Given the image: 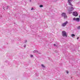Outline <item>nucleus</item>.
Wrapping results in <instances>:
<instances>
[{
	"label": "nucleus",
	"mask_w": 80,
	"mask_h": 80,
	"mask_svg": "<svg viewBox=\"0 0 80 80\" xmlns=\"http://www.w3.org/2000/svg\"><path fill=\"white\" fill-rule=\"evenodd\" d=\"M62 35L63 37H67V33L65 31L62 32Z\"/></svg>",
	"instance_id": "1"
},
{
	"label": "nucleus",
	"mask_w": 80,
	"mask_h": 80,
	"mask_svg": "<svg viewBox=\"0 0 80 80\" xmlns=\"http://www.w3.org/2000/svg\"><path fill=\"white\" fill-rule=\"evenodd\" d=\"M68 21H66L65 22L62 23L61 24V26L63 27H65L66 25H67L68 24Z\"/></svg>",
	"instance_id": "2"
},
{
	"label": "nucleus",
	"mask_w": 80,
	"mask_h": 80,
	"mask_svg": "<svg viewBox=\"0 0 80 80\" xmlns=\"http://www.w3.org/2000/svg\"><path fill=\"white\" fill-rule=\"evenodd\" d=\"M61 16L62 17H63L65 19H67V16L66 15V13H65L63 12L61 14Z\"/></svg>",
	"instance_id": "3"
},
{
	"label": "nucleus",
	"mask_w": 80,
	"mask_h": 80,
	"mask_svg": "<svg viewBox=\"0 0 80 80\" xmlns=\"http://www.w3.org/2000/svg\"><path fill=\"white\" fill-rule=\"evenodd\" d=\"M73 20L74 21H76V22H79L80 21V19L79 18H74L73 19Z\"/></svg>",
	"instance_id": "4"
},
{
	"label": "nucleus",
	"mask_w": 80,
	"mask_h": 80,
	"mask_svg": "<svg viewBox=\"0 0 80 80\" xmlns=\"http://www.w3.org/2000/svg\"><path fill=\"white\" fill-rule=\"evenodd\" d=\"M73 15H74V16H75V17H77V16H78V14L77 12L76 11H75L73 12Z\"/></svg>",
	"instance_id": "5"
},
{
	"label": "nucleus",
	"mask_w": 80,
	"mask_h": 80,
	"mask_svg": "<svg viewBox=\"0 0 80 80\" xmlns=\"http://www.w3.org/2000/svg\"><path fill=\"white\" fill-rule=\"evenodd\" d=\"M72 1H73V0H68V3L69 5H70L71 6H73V5L71 3V2H72Z\"/></svg>",
	"instance_id": "6"
},
{
	"label": "nucleus",
	"mask_w": 80,
	"mask_h": 80,
	"mask_svg": "<svg viewBox=\"0 0 80 80\" xmlns=\"http://www.w3.org/2000/svg\"><path fill=\"white\" fill-rule=\"evenodd\" d=\"M9 8V6H7V7H5V8H3V9H4V10H7V9H8V8Z\"/></svg>",
	"instance_id": "7"
},
{
	"label": "nucleus",
	"mask_w": 80,
	"mask_h": 80,
	"mask_svg": "<svg viewBox=\"0 0 80 80\" xmlns=\"http://www.w3.org/2000/svg\"><path fill=\"white\" fill-rule=\"evenodd\" d=\"M74 9V8H73L72 7H71L70 8V10H69V12H70V11H72V10H73Z\"/></svg>",
	"instance_id": "8"
},
{
	"label": "nucleus",
	"mask_w": 80,
	"mask_h": 80,
	"mask_svg": "<svg viewBox=\"0 0 80 80\" xmlns=\"http://www.w3.org/2000/svg\"><path fill=\"white\" fill-rule=\"evenodd\" d=\"M41 66L43 68H45V66L44 65V64H42L41 65Z\"/></svg>",
	"instance_id": "9"
},
{
	"label": "nucleus",
	"mask_w": 80,
	"mask_h": 80,
	"mask_svg": "<svg viewBox=\"0 0 80 80\" xmlns=\"http://www.w3.org/2000/svg\"><path fill=\"white\" fill-rule=\"evenodd\" d=\"M33 53H38V51L37 50H35L33 51Z\"/></svg>",
	"instance_id": "10"
},
{
	"label": "nucleus",
	"mask_w": 80,
	"mask_h": 80,
	"mask_svg": "<svg viewBox=\"0 0 80 80\" xmlns=\"http://www.w3.org/2000/svg\"><path fill=\"white\" fill-rule=\"evenodd\" d=\"M71 36L72 37H75V35L74 34H71Z\"/></svg>",
	"instance_id": "11"
},
{
	"label": "nucleus",
	"mask_w": 80,
	"mask_h": 80,
	"mask_svg": "<svg viewBox=\"0 0 80 80\" xmlns=\"http://www.w3.org/2000/svg\"><path fill=\"white\" fill-rule=\"evenodd\" d=\"M78 29L80 30V26L78 27Z\"/></svg>",
	"instance_id": "12"
},
{
	"label": "nucleus",
	"mask_w": 80,
	"mask_h": 80,
	"mask_svg": "<svg viewBox=\"0 0 80 80\" xmlns=\"http://www.w3.org/2000/svg\"><path fill=\"white\" fill-rule=\"evenodd\" d=\"M30 57H31V58H32V57H33V56L32 55H31Z\"/></svg>",
	"instance_id": "13"
},
{
	"label": "nucleus",
	"mask_w": 80,
	"mask_h": 80,
	"mask_svg": "<svg viewBox=\"0 0 80 80\" xmlns=\"http://www.w3.org/2000/svg\"><path fill=\"white\" fill-rule=\"evenodd\" d=\"M39 7L40 8L43 7V5H40Z\"/></svg>",
	"instance_id": "14"
},
{
	"label": "nucleus",
	"mask_w": 80,
	"mask_h": 80,
	"mask_svg": "<svg viewBox=\"0 0 80 80\" xmlns=\"http://www.w3.org/2000/svg\"><path fill=\"white\" fill-rule=\"evenodd\" d=\"M27 40H25L24 41V43H27Z\"/></svg>",
	"instance_id": "15"
},
{
	"label": "nucleus",
	"mask_w": 80,
	"mask_h": 80,
	"mask_svg": "<svg viewBox=\"0 0 80 80\" xmlns=\"http://www.w3.org/2000/svg\"><path fill=\"white\" fill-rule=\"evenodd\" d=\"M66 73H67V74H68V71H66Z\"/></svg>",
	"instance_id": "16"
},
{
	"label": "nucleus",
	"mask_w": 80,
	"mask_h": 80,
	"mask_svg": "<svg viewBox=\"0 0 80 80\" xmlns=\"http://www.w3.org/2000/svg\"><path fill=\"white\" fill-rule=\"evenodd\" d=\"M24 47H25H25H26V45H24Z\"/></svg>",
	"instance_id": "17"
},
{
	"label": "nucleus",
	"mask_w": 80,
	"mask_h": 80,
	"mask_svg": "<svg viewBox=\"0 0 80 80\" xmlns=\"http://www.w3.org/2000/svg\"><path fill=\"white\" fill-rule=\"evenodd\" d=\"M79 39V37H78V38H77V40H78Z\"/></svg>",
	"instance_id": "18"
},
{
	"label": "nucleus",
	"mask_w": 80,
	"mask_h": 80,
	"mask_svg": "<svg viewBox=\"0 0 80 80\" xmlns=\"http://www.w3.org/2000/svg\"><path fill=\"white\" fill-rule=\"evenodd\" d=\"M33 10V8H32V9H31V10Z\"/></svg>",
	"instance_id": "19"
},
{
	"label": "nucleus",
	"mask_w": 80,
	"mask_h": 80,
	"mask_svg": "<svg viewBox=\"0 0 80 80\" xmlns=\"http://www.w3.org/2000/svg\"><path fill=\"white\" fill-rule=\"evenodd\" d=\"M54 46H56V44H54Z\"/></svg>",
	"instance_id": "20"
},
{
	"label": "nucleus",
	"mask_w": 80,
	"mask_h": 80,
	"mask_svg": "<svg viewBox=\"0 0 80 80\" xmlns=\"http://www.w3.org/2000/svg\"><path fill=\"white\" fill-rule=\"evenodd\" d=\"M79 18H80V16H79Z\"/></svg>",
	"instance_id": "21"
},
{
	"label": "nucleus",
	"mask_w": 80,
	"mask_h": 80,
	"mask_svg": "<svg viewBox=\"0 0 80 80\" xmlns=\"http://www.w3.org/2000/svg\"><path fill=\"white\" fill-rule=\"evenodd\" d=\"M30 2H31V0H30Z\"/></svg>",
	"instance_id": "22"
},
{
	"label": "nucleus",
	"mask_w": 80,
	"mask_h": 80,
	"mask_svg": "<svg viewBox=\"0 0 80 80\" xmlns=\"http://www.w3.org/2000/svg\"><path fill=\"white\" fill-rule=\"evenodd\" d=\"M62 0V1H63V0Z\"/></svg>",
	"instance_id": "23"
}]
</instances>
